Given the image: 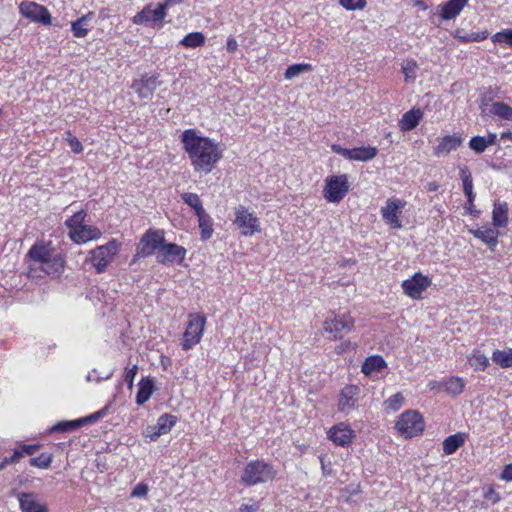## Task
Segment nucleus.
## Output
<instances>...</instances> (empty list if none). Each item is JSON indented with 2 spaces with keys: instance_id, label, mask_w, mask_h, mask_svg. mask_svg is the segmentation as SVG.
<instances>
[{
  "instance_id": "f257e3e1",
  "label": "nucleus",
  "mask_w": 512,
  "mask_h": 512,
  "mask_svg": "<svg viewBox=\"0 0 512 512\" xmlns=\"http://www.w3.org/2000/svg\"><path fill=\"white\" fill-rule=\"evenodd\" d=\"M182 143L196 172L209 173L222 158V150L214 140L197 135L194 129L182 133Z\"/></svg>"
},
{
  "instance_id": "f03ea898",
  "label": "nucleus",
  "mask_w": 512,
  "mask_h": 512,
  "mask_svg": "<svg viewBox=\"0 0 512 512\" xmlns=\"http://www.w3.org/2000/svg\"><path fill=\"white\" fill-rule=\"evenodd\" d=\"M275 475L276 471L271 464L253 460L245 465L240 480L245 486H254L273 480Z\"/></svg>"
},
{
  "instance_id": "7ed1b4c3",
  "label": "nucleus",
  "mask_w": 512,
  "mask_h": 512,
  "mask_svg": "<svg viewBox=\"0 0 512 512\" xmlns=\"http://www.w3.org/2000/svg\"><path fill=\"white\" fill-rule=\"evenodd\" d=\"M350 190L346 174L332 175L325 179L324 198L329 203L341 202Z\"/></svg>"
},
{
  "instance_id": "20e7f679",
  "label": "nucleus",
  "mask_w": 512,
  "mask_h": 512,
  "mask_svg": "<svg viewBox=\"0 0 512 512\" xmlns=\"http://www.w3.org/2000/svg\"><path fill=\"white\" fill-rule=\"evenodd\" d=\"M164 238V232L162 230H147L137 245L136 254L132 263H135L139 258L153 255L156 250L159 251L164 242Z\"/></svg>"
},
{
  "instance_id": "39448f33",
  "label": "nucleus",
  "mask_w": 512,
  "mask_h": 512,
  "mask_svg": "<svg viewBox=\"0 0 512 512\" xmlns=\"http://www.w3.org/2000/svg\"><path fill=\"white\" fill-rule=\"evenodd\" d=\"M395 427L405 438H412L423 432L424 420L416 410H407L400 415Z\"/></svg>"
},
{
  "instance_id": "423d86ee",
  "label": "nucleus",
  "mask_w": 512,
  "mask_h": 512,
  "mask_svg": "<svg viewBox=\"0 0 512 512\" xmlns=\"http://www.w3.org/2000/svg\"><path fill=\"white\" fill-rule=\"evenodd\" d=\"M206 324V317L199 313L189 315V321L183 335V350H189L201 340Z\"/></svg>"
},
{
  "instance_id": "0eeeda50",
  "label": "nucleus",
  "mask_w": 512,
  "mask_h": 512,
  "mask_svg": "<svg viewBox=\"0 0 512 512\" xmlns=\"http://www.w3.org/2000/svg\"><path fill=\"white\" fill-rule=\"evenodd\" d=\"M119 244L112 240L105 245L96 247L90 252V261L98 273H103L113 257L118 253Z\"/></svg>"
},
{
  "instance_id": "6e6552de",
  "label": "nucleus",
  "mask_w": 512,
  "mask_h": 512,
  "mask_svg": "<svg viewBox=\"0 0 512 512\" xmlns=\"http://www.w3.org/2000/svg\"><path fill=\"white\" fill-rule=\"evenodd\" d=\"M234 224L240 229L243 236H252L261 231L260 223L256 215L249 212L242 205L235 208Z\"/></svg>"
},
{
  "instance_id": "1a4fd4ad",
  "label": "nucleus",
  "mask_w": 512,
  "mask_h": 512,
  "mask_svg": "<svg viewBox=\"0 0 512 512\" xmlns=\"http://www.w3.org/2000/svg\"><path fill=\"white\" fill-rule=\"evenodd\" d=\"M354 328V320L348 313L335 315L324 322V331L329 339H340L343 333H348Z\"/></svg>"
},
{
  "instance_id": "9d476101",
  "label": "nucleus",
  "mask_w": 512,
  "mask_h": 512,
  "mask_svg": "<svg viewBox=\"0 0 512 512\" xmlns=\"http://www.w3.org/2000/svg\"><path fill=\"white\" fill-rule=\"evenodd\" d=\"M20 14L33 22L44 25L51 24V14L48 9L34 1H23L19 5Z\"/></svg>"
},
{
  "instance_id": "9b49d317",
  "label": "nucleus",
  "mask_w": 512,
  "mask_h": 512,
  "mask_svg": "<svg viewBox=\"0 0 512 512\" xmlns=\"http://www.w3.org/2000/svg\"><path fill=\"white\" fill-rule=\"evenodd\" d=\"M186 256V249L175 243L163 242L157 254V262L163 265L180 264Z\"/></svg>"
},
{
  "instance_id": "f8f14e48",
  "label": "nucleus",
  "mask_w": 512,
  "mask_h": 512,
  "mask_svg": "<svg viewBox=\"0 0 512 512\" xmlns=\"http://www.w3.org/2000/svg\"><path fill=\"white\" fill-rule=\"evenodd\" d=\"M166 17L164 7L158 4H148L135 17V23H144L154 27L160 24Z\"/></svg>"
},
{
  "instance_id": "ddd939ff",
  "label": "nucleus",
  "mask_w": 512,
  "mask_h": 512,
  "mask_svg": "<svg viewBox=\"0 0 512 512\" xmlns=\"http://www.w3.org/2000/svg\"><path fill=\"white\" fill-rule=\"evenodd\" d=\"M161 85L156 75H142L140 78L133 80L131 84L132 90L141 99H148L154 91Z\"/></svg>"
},
{
  "instance_id": "4468645a",
  "label": "nucleus",
  "mask_w": 512,
  "mask_h": 512,
  "mask_svg": "<svg viewBox=\"0 0 512 512\" xmlns=\"http://www.w3.org/2000/svg\"><path fill=\"white\" fill-rule=\"evenodd\" d=\"M431 285V280L422 275L421 273L414 274L410 279L402 283L404 294L413 298L419 299L423 291Z\"/></svg>"
},
{
  "instance_id": "2eb2a0df",
  "label": "nucleus",
  "mask_w": 512,
  "mask_h": 512,
  "mask_svg": "<svg viewBox=\"0 0 512 512\" xmlns=\"http://www.w3.org/2000/svg\"><path fill=\"white\" fill-rule=\"evenodd\" d=\"M404 205L405 202L400 199H388L386 205L381 208L383 220L394 229L402 227L399 214Z\"/></svg>"
},
{
  "instance_id": "dca6fc26",
  "label": "nucleus",
  "mask_w": 512,
  "mask_h": 512,
  "mask_svg": "<svg viewBox=\"0 0 512 512\" xmlns=\"http://www.w3.org/2000/svg\"><path fill=\"white\" fill-rule=\"evenodd\" d=\"M359 388L353 385L346 386L342 389L338 409L342 413L348 414L351 412L357 404L358 401Z\"/></svg>"
},
{
  "instance_id": "f3484780",
  "label": "nucleus",
  "mask_w": 512,
  "mask_h": 512,
  "mask_svg": "<svg viewBox=\"0 0 512 512\" xmlns=\"http://www.w3.org/2000/svg\"><path fill=\"white\" fill-rule=\"evenodd\" d=\"M469 0H448L438 6V14L442 20H451L456 18Z\"/></svg>"
},
{
  "instance_id": "a211bd4d",
  "label": "nucleus",
  "mask_w": 512,
  "mask_h": 512,
  "mask_svg": "<svg viewBox=\"0 0 512 512\" xmlns=\"http://www.w3.org/2000/svg\"><path fill=\"white\" fill-rule=\"evenodd\" d=\"M101 236V231L90 225H82L69 233L71 240L77 244H83L91 240H96Z\"/></svg>"
},
{
  "instance_id": "6ab92c4d",
  "label": "nucleus",
  "mask_w": 512,
  "mask_h": 512,
  "mask_svg": "<svg viewBox=\"0 0 512 512\" xmlns=\"http://www.w3.org/2000/svg\"><path fill=\"white\" fill-rule=\"evenodd\" d=\"M328 437L335 444L346 446L352 442L353 431L344 423H340L329 430Z\"/></svg>"
},
{
  "instance_id": "aec40b11",
  "label": "nucleus",
  "mask_w": 512,
  "mask_h": 512,
  "mask_svg": "<svg viewBox=\"0 0 512 512\" xmlns=\"http://www.w3.org/2000/svg\"><path fill=\"white\" fill-rule=\"evenodd\" d=\"M462 142L463 139L460 135H447L441 138L439 144L435 147L434 154L436 156L448 155L461 146Z\"/></svg>"
},
{
  "instance_id": "412c9836",
  "label": "nucleus",
  "mask_w": 512,
  "mask_h": 512,
  "mask_svg": "<svg viewBox=\"0 0 512 512\" xmlns=\"http://www.w3.org/2000/svg\"><path fill=\"white\" fill-rule=\"evenodd\" d=\"M54 254L49 246L42 244L33 245L28 252V256L38 267L48 261Z\"/></svg>"
},
{
  "instance_id": "4be33fe9",
  "label": "nucleus",
  "mask_w": 512,
  "mask_h": 512,
  "mask_svg": "<svg viewBox=\"0 0 512 512\" xmlns=\"http://www.w3.org/2000/svg\"><path fill=\"white\" fill-rule=\"evenodd\" d=\"M18 500L22 512H48L44 505H41L31 493H19Z\"/></svg>"
},
{
  "instance_id": "5701e85b",
  "label": "nucleus",
  "mask_w": 512,
  "mask_h": 512,
  "mask_svg": "<svg viewBox=\"0 0 512 512\" xmlns=\"http://www.w3.org/2000/svg\"><path fill=\"white\" fill-rule=\"evenodd\" d=\"M39 268L47 275L58 276L64 268V259L60 254L55 253Z\"/></svg>"
},
{
  "instance_id": "b1692460",
  "label": "nucleus",
  "mask_w": 512,
  "mask_h": 512,
  "mask_svg": "<svg viewBox=\"0 0 512 512\" xmlns=\"http://www.w3.org/2000/svg\"><path fill=\"white\" fill-rule=\"evenodd\" d=\"M423 113L420 109H411L406 112L400 120V128L402 131L413 130L420 122Z\"/></svg>"
},
{
  "instance_id": "393cba45",
  "label": "nucleus",
  "mask_w": 512,
  "mask_h": 512,
  "mask_svg": "<svg viewBox=\"0 0 512 512\" xmlns=\"http://www.w3.org/2000/svg\"><path fill=\"white\" fill-rule=\"evenodd\" d=\"M508 204L506 202H495L492 212L493 225L502 227L508 223Z\"/></svg>"
},
{
  "instance_id": "a878e982",
  "label": "nucleus",
  "mask_w": 512,
  "mask_h": 512,
  "mask_svg": "<svg viewBox=\"0 0 512 512\" xmlns=\"http://www.w3.org/2000/svg\"><path fill=\"white\" fill-rule=\"evenodd\" d=\"M465 439L466 435L461 432L448 436L443 441V452L446 455L455 453L464 444Z\"/></svg>"
},
{
  "instance_id": "bb28decb",
  "label": "nucleus",
  "mask_w": 512,
  "mask_h": 512,
  "mask_svg": "<svg viewBox=\"0 0 512 512\" xmlns=\"http://www.w3.org/2000/svg\"><path fill=\"white\" fill-rule=\"evenodd\" d=\"M483 114H495L503 119H510L512 117V108L507 104L501 102H494L491 105L485 104L482 107Z\"/></svg>"
},
{
  "instance_id": "cd10ccee",
  "label": "nucleus",
  "mask_w": 512,
  "mask_h": 512,
  "mask_svg": "<svg viewBox=\"0 0 512 512\" xmlns=\"http://www.w3.org/2000/svg\"><path fill=\"white\" fill-rule=\"evenodd\" d=\"M154 391V382L152 379H142L140 382H139V388H138V392H137V395H136V403L138 405H143L144 403H146L152 393Z\"/></svg>"
},
{
  "instance_id": "c85d7f7f",
  "label": "nucleus",
  "mask_w": 512,
  "mask_h": 512,
  "mask_svg": "<svg viewBox=\"0 0 512 512\" xmlns=\"http://www.w3.org/2000/svg\"><path fill=\"white\" fill-rule=\"evenodd\" d=\"M385 367V360L381 356L375 355L368 357L364 361L361 370L365 375L371 376L374 372H378Z\"/></svg>"
},
{
  "instance_id": "c756f323",
  "label": "nucleus",
  "mask_w": 512,
  "mask_h": 512,
  "mask_svg": "<svg viewBox=\"0 0 512 512\" xmlns=\"http://www.w3.org/2000/svg\"><path fill=\"white\" fill-rule=\"evenodd\" d=\"M472 233L476 238L480 239L491 248L497 244L498 232L493 228L479 227Z\"/></svg>"
},
{
  "instance_id": "7c9ffc66",
  "label": "nucleus",
  "mask_w": 512,
  "mask_h": 512,
  "mask_svg": "<svg viewBox=\"0 0 512 512\" xmlns=\"http://www.w3.org/2000/svg\"><path fill=\"white\" fill-rule=\"evenodd\" d=\"M377 148L372 146L353 148V161L366 162L377 155Z\"/></svg>"
},
{
  "instance_id": "2f4dec72",
  "label": "nucleus",
  "mask_w": 512,
  "mask_h": 512,
  "mask_svg": "<svg viewBox=\"0 0 512 512\" xmlns=\"http://www.w3.org/2000/svg\"><path fill=\"white\" fill-rule=\"evenodd\" d=\"M492 360L494 363L502 368H508L512 366V349L496 350L493 352Z\"/></svg>"
},
{
  "instance_id": "473e14b6",
  "label": "nucleus",
  "mask_w": 512,
  "mask_h": 512,
  "mask_svg": "<svg viewBox=\"0 0 512 512\" xmlns=\"http://www.w3.org/2000/svg\"><path fill=\"white\" fill-rule=\"evenodd\" d=\"M197 217L199 228L201 229V237L203 240H208L213 233L212 220L206 212L198 215Z\"/></svg>"
},
{
  "instance_id": "72a5a7b5",
  "label": "nucleus",
  "mask_w": 512,
  "mask_h": 512,
  "mask_svg": "<svg viewBox=\"0 0 512 512\" xmlns=\"http://www.w3.org/2000/svg\"><path fill=\"white\" fill-rule=\"evenodd\" d=\"M182 200L195 211L197 216L206 212L197 194L184 193L182 194Z\"/></svg>"
},
{
  "instance_id": "f704fd0d",
  "label": "nucleus",
  "mask_w": 512,
  "mask_h": 512,
  "mask_svg": "<svg viewBox=\"0 0 512 512\" xmlns=\"http://www.w3.org/2000/svg\"><path fill=\"white\" fill-rule=\"evenodd\" d=\"M445 391L451 395H459L463 392L464 381L458 377H451L443 383Z\"/></svg>"
},
{
  "instance_id": "c9c22d12",
  "label": "nucleus",
  "mask_w": 512,
  "mask_h": 512,
  "mask_svg": "<svg viewBox=\"0 0 512 512\" xmlns=\"http://www.w3.org/2000/svg\"><path fill=\"white\" fill-rule=\"evenodd\" d=\"M312 70V66L310 64H305V63H301V64H293L291 66H289L286 71H285V79H293L303 73H306V72H309Z\"/></svg>"
},
{
  "instance_id": "e433bc0d",
  "label": "nucleus",
  "mask_w": 512,
  "mask_h": 512,
  "mask_svg": "<svg viewBox=\"0 0 512 512\" xmlns=\"http://www.w3.org/2000/svg\"><path fill=\"white\" fill-rule=\"evenodd\" d=\"M176 423V417L171 414L161 415L156 423V428H159L160 433L166 434Z\"/></svg>"
},
{
  "instance_id": "4c0bfd02",
  "label": "nucleus",
  "mask_w": 512,
  "mask_h": 512,
  "mask_svg": "<svg viewBox=\"0 0 512 512\" xmlns=\"http://www.w3.org/2000/svg\"><path fill=\"white\" fill-rule=\"evenodd\" d=\"M84 425V420L61 421L51 428V432H66Z\"/></svg>"
},
{
  "instance_id": "58836bf2",
  "label": "nucleus",
  "mask_w": 512,
  "mask_h": 512,
  "mask_svg": "<svg viewBox=\"0 0 512 512\" xmlns=\"http://www.w3.org/2000/svg\"><path fill=\"white\" fill-rule=\"evenodd\" d=\"M85 217L86 213L81 210L74 213L69 219H67L65 224L69 229V233H72V230H76L80 226L84 225Z\"/></svg>"
},
{
  "instance_id": "ea45409f",
  "label": "nucleus",
  "mask_w": 512,
  "mask_h": 512,
  "mask_svg": "<svg viewBox=\"0 0 512 512\" xmlns=\"http://www.w3.org/2000/svg\"><path fill=\"white\" fill-rule=\"evenodd\" d=\"M204 42V34H186L180 43L186 47L196 48L203 45Z\"/></svg>"
},
{
  "instance_id": "a19ab883",
  "label": "nucleus",
  "mask_w": 512,
  "mask_h": 512,
  "mask_svg": "<svg viewBox=\"0 0 512 512\" xmlns=\"http://www.w3.org/2000/svg\"><path fill=\"white\" fill-rule=\"evenodd\" d=\"M384 404L386 410L395 412L404 404V397L401 393H396L389 397Z\"/></svg>"
},
{
  "instance_id": "79ce46f5",
  "label": "nucleus",
  "mask_w": 512,
  "mask_h": 512,
  "mask_svg": "<svg viewBox=\"0 0 512 512\" xmlns=\"http://www.w3.org/2000/svg\"><path fill=\"white\" fill-rule=\"evenodd\" d=\"M339 4L347 11L363 10L366 5V0H339Z\"/></svg>"
},
{
  "instance_id": "37998d69",
  "label": "nucleus",
  "mask_w": 512,
  "mask_h": 512,
  "mask_svg": "<svg viewBox=\"0 0 512 512\" xmlns=\"http://www.w3.org/2000/svg\"><path fill=\"white\" fill-rule=\"evenodd\" d=\"M460 178L463 183L464 193L473 191V179L468 167L464 166L460 168Z\"/></svg>"
},
{
  "instance_id": "c03bdc74",
  "label": "nucleus",
  "mask_w": 512,
  "mask_h": 512,
  "mask_svg": "<svg viewBox=\"0 0 512 512\" xmlns=\"http://www.w3.org/2000/svg\"><path fill=\"white\" fill-rule=\"evenodd\" d=\"M469 363L475 369L484 370L489 360L483 353L477 352L469 359Z\"/></svg>"
},
{
  "instance_id": "a18cd8bd",
  "label": "nucleus",
  "mask_w": 512,
  "mask_h": 512,
  "mask_svg": "<svg viewBox=\"0 0 512 512\" xmlns=\"http://www.w3.org/2000/svg\"><path fill=\"white\" fill-rule=\"evenodd\" d=\"M403 73L405 75V80L410 82L414 81L416 78V71L418 69V65L414 60H408L405 65L402 67Z\"/></svg>"
},
{
  "instance_id": "49530a36",
  "label": "nucleus",
  "mask_w": 512,
  "mask_h": 512,
  "mask_svg": "<svg viewBox=\"0 0 512 512\" xmlns=\"http://www.w3.org/2000/svg\"><path fill=\"white\" fill-rule=\"evenodd\" d=\"M52 462V456L47 455L45 453H42L38 457L31 458L29 460V463L31 466L38 467V468H48L51 465Z\"/></svg>"
},
{
  "instance_id": "de8ad7c7",
  "label": "nucleus",
  "mask_w": 512,
  "mask_h": 512,
  "mask_svg": "<svg viewBox=\"0 0 512 512\" xmlns=\"http://www.w3.org/2000/svg\"><path fill=\"white\" fill-rule=\"evenodd\" d=\"M469 148L476 153H482L487 148L485 137L475 136L469 141Z\"/></svg>"
},
{
  "instance_id": "09e8293b",
  "label": "nucleus",
  "mask_w": 512,
  "mask_h": 512,
  "mask_svg": "<svg viewBox=\"0 0 512 512\" xmlns=\"http://www.w3.org/2000/svg\"><path fill=\"white\" fill-rule=\"evenodd\" d=\"M487 34H455L459 42H479L486 39Z\"/></svg>"
},
{
  "instance_id": "8fccbe9b",
  "label": "nucleus",
  "mask_w": 512,
  "mask_h": 512,
  "mask_svg": "<svg viewBox=\"0 0 512 512\" xmlns=\"http://www.w3.org/2000/svg\"><path fill=\"white\" fill-rule=\"evenodd\" d=\"M138 372V366L135 364L131 368L126 369L124 374V381L126 382L129 389H132L134 379Z\"/></svg>"
},
{
  "instance_id": "3c124183",
  "label": "nucleus",
  "mask_w": 512,
  "mask_h": 512,
  "mask_svg": "<svg viewBox=\"0 0 512 512\" xmlns=\"http://www.w3.org/2000/svg\"><path fill=\"white\" fill-rule=\"evenodd\" d=\"M66 140L68 141L69 143V146L71 148V150L74 152V153H80L82 152L83 150V146L81 144V142L78 140V138H76L75 136H73L71 134V132H67V138Z\"/></svg>"
},
{
  "instance_id": "603ef678",
  "label": "nucleus",
  "mask_w": 512,
  "mask_h": 512,
  "mask_svg": "<svg viewBox=\"0 0 512 512\" xmlns=\"http://www.w3.org/2000/svg\"><path fill=\"white\" fill-rule=\"evenodd\" d=\"M331 150L336 153V154H339L341 155L342 157H344L345 159H348V160H352L353 161V149H347V148H343L341 147L340 145L338 144H333L331 146Z\"/></svg>"
},
{
  "instance_id": "864d4df0",
  "label": "nucleus",
  "mask_w": 512,
  "mask_h": 512,
  "mask_svg": "<svg viewBox=\"0 0 512 512\" xmlns=\"http://www.w3.org/2000/svg\"><path fill=\"white\" fill-rule=\"evenodd\" d=\"M149 491L148 485L145 483H138L131 492V497L140 498L147 495Z\"/></svg>"
},
{
  "instance_id": "5fc2aeb1",
  "label": "nucleus",
  "mask_w": 512,
  "mask_h": 512,
  "mask_svg": "<svg viewBox=\"0 0 512 512\" xmlns=\"http://www.w3.org/2000/svg\"><path fill=\"white\" fill-rule=\"evenodd\" d=\"M96 373H97L96 370H94L93 372L89 373L87 375V380L88 381H97V382H99V381L104 380V379H109L113 375V371H109L105 375H96Z\"/></svg>"
},
{
  "instance_id": "6e6d98bb",
  "label": "nucleus",
  "mask_w": 512,
  "mask_h": 512,
  "mask_svg": "<svg viewBox=\"0 0 512 512\" xmlns=\"http://www.w3.org/2000/svg\"><path fill=\"white\" fill-rule=\"evenodd\" d=\"M145 435L149 437L151 440H156L159 436L163 435V433H160L159 428H156V424L152 426H148L146 428Z\"/></svg>"
},
{
  "instance_id": "4d7b16f0",
  "label": "nucleus",
  "mask_w": 512,
  "mask_h": 512,
  "mask_svg": "<svg viewBox=\"0 0 512 512\" xmlns=\"http://www.w3.org/2000/svg\"><path fill=\"white\" fill-rule=\"evenodd\" d=\"M484 497L487 500L492 501L493 503L497 502L500 499V497L492 487H488L486 489V491L484 492Z\"/></svg>"
},
{
  "instance_id": "13d9d810",
  "label": "nucleus",
  "mask_w": 512,
  "mask_h": 512,
  "mask_svg": "<svg viewBox=\"0 0 512 512\" xmlns=\"http://www.w3.org/2000/svg\"><path fill=\"white\" fill-rule=\"evenodd\" d=\"M238 512H259V505L255 502L252 504H242Z\"/></svg>"
},
{
  "instance_id": "bf43d9fd",
  "label": "nucleus",
  "mask_w": 512,
  "mask_h": 512,
  "mask_svg": "<svg viewBox=\"0 0 512 512\" xmlns=\"http://www.w3.org/2000/svg\"><path fill=\"white\" fill-rule=\"evenodd\" d=\"M504 41L512 46V34H494L493 42Z\"/></svg>"
},
{
  "instance_id": "052dcab7",
  "label": "nucleus",
  "mask_w": 512,
  "mask_h": 512,
  "mask_svg": "<svg viewBox=\"0 0 512 512\" xmlns=\"http://www.w3.org/2000/svg\"><path fill=\"white\" fill-rule=\"evenodd\" d=\"M38 448V445L32 444H24L20 447L21 451L23 452V455H33L38 450Z\"/></svg>"
},
{
  "instance_id": "680f3d73",
  "label": "nucleus",
  "mask_w": 512,
  "mask_h": 512,
  "mask_svg": "<svg viewBox=\"0 0 512 512\" xmlns=\"http://www.w3.org/2000/svg\"><path fill=\"white\" fill-rule=\"evenodd\" d=\"M501 478L504 479V480H507V481H511L512 480V463L511 464H507L503 470V472L501 473Z\"/></svg>"
},
{
  "instance_id": "e2e57ef3",
  "label": "nucleus",
  "mask_w": 512,
  "mask_h": 512,
  "mask_svg": "<svg viewBox=\"0 0 512 512\" xmlns=\"http://www.w3.org/2000/svg\"><path fill=\"white\" fill-rule=\"evenodd\" d=\"M83 21H84V18H81V19H78L77 21H74L72 23V30H73V32H77V33L88 32L87 29L82 27V22Z\"/></svg>"
},
{
  "instance_id": "0e129e2a",
  "label": "nucleus",
  "mask_w": 512,
  "mask_h": 512,
  "mask_svg": "<svg viewBox=\"0 0 512 512\" xmlns=\"http://www.w3.org/2000/svg\"><path fill=\"white\" fill-rule=\"evenodd\" d=\"M22 457L23 452L21 451V449H18L14 451L11 457H9V461H11V463H17Z\"/></svg>"
},
{
  "instance_id": "69168bd1",
  "label": "nucleus",
  "mask_w": 512,
  "mask_h": 512,
  "mask_svg": "<svg viewBox=\"0 0 512 512\" xmlns=\"http://www.w3.org/2000/svg\"><path fill=\"white\" fill-rule=\"evenodd\" d=\"M183 0H162L159 4L164 7V10L166 11L168 7L172 6L173 4H180Z\"/></svg>"
},
{
  "instance_id": "338daca9",
  "label": "nucleus",
  "mask_w": 512,
  "mask_h": 512,
  "mask_svg": "<svg viewBox=\"0 0 512 512\" xmlns=\"http://www.w3.org/2000/svg\"><path fill=\"white\" fill-rule=\"evenodd\" d=\"M237 41L233 38H229L227 41V50L229 52H234L237 49Z\"/></svg>"
},
{
  "instance_id": "774afa93",
  "label": "nucleus",
  "mask_w": 512,
  "mask_h": 512,
  "mask_svg": "<svg viewBox=\"0 0 512 512\" xmlns=\"http://www.w3.org/2000/svg\"><path fill=\"white\" fill-rule=\"evenodd\" d=\"M496 139H497L496 134H494V133H489V134H488V136H487V137H485V142H486L487 147H488L489 145L494 144V143H495V141H496Z\"/></svg>"
}]
</instances>
